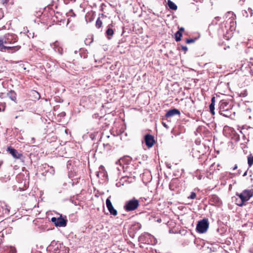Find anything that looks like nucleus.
Returning a JSON list of instances; mask_svg holds the SVG:
<instances>
[{
  "label": "nucleus",
  "instance_id": "obj_16",
  "mask_svg": "<svg viewBox=\"0 0 253 253\" xmlns=\"http://www.w3.org/2000/svg\"><path fill=\"white\" fill-rule=\"evenodd\" d=\"M114 34V30L110 27H108L106 31V34L108 36V39H110Z\"/></svg>",
  "mask_w": 253,
  "mask_h": 253
},
{
  "label": "nucleus",
  "instance_id": "obj_4",
  "mask_svg": "<svg viewBox=\"0 0 253 253\" xmlns=\"http://www.w3.org/2000/svg\"><path fill=\"white\" fill-rule=\"evenodd\" d=\"M209 223L208 219L204 218L199 221L196 226L197 232L203 233L207 231L209 228Z\"/></svg>",
  "mask_w": 253,
  "mask_h": 253
},
{
  "label": "nucleus",
  "instance_id": "obj_22",
  "mask_svg": "<svg viewBox=\"0 0 253 253\" xmlns=\"http://www.w3.org/2000/svg\"><path fill=\"white\" fill-rule=\"evenodd\" d=\"M196 194L194 192H191L190 195L188 197V198L194 199L196 198Z\"/></svg>",
  "mask_w": 253,
  "mask_h": 253
},
{
  "label": "nucleus",
  "instance_id": "obj_6",
  "mask_svg": "<svg viewBox=\"0 0 253 253\" xmlns=\"http://www.w3.org/2000/svg\"><path fill=\"white\" fill-rule=\"evenodd\" d=\"M228 105V103L225 102H220L219 107V113L220 115L225 117H229L230 116V111L228 109L225 107Z\"/></svg>",
  "mask_w": 253,
  "mask_h": 253
},
{
  "label": "nucleus",
  "instance_id": "obj_19",
  "mask_svg": "<svg viewBox=\"0 0 253 253\" xmlns=\"http://www.w3.org/2000/svg\"><path fill=\"white\" fill-rule=\"evenodd\" d=\"M102 22L101 20L100 19V18H98L96 21V27L97 28H99L102 26Z\"/></svg>",
  "mask_w": 253,
  "mask_h": 253
},
{
  "label": "nucleus",
  "instance_id": "obj_25",
  "mask_svg": "<svg viewBox=\"0 0 253 253\" xmlns=\"http://www.w3.org/2000/svg\"><path fill=\"white\" fill-rule=\"evenodd\" d=\"M10 253H16V251L15 250V249H14V248H11L10 250Z\"/></svg>",
  "mask_w": 253,
  "mask_h": 253
},
{
  "label": "nucleus",
  "instance_id": "obj_28",
  "mask_svg": "<svg viewBox=\"0 0 253 253\" xmlns=\"http://www.w3.org/2000/svg\"><path fill=\"white\" fill-rule=\"evenodd\" d=\"M237 167H237V165H235V166H234V167H233V170H234L236 169H237Z\"/></svg>",
  "mask_w": 253,
  "mask_h": 253
},
{
  "label": "nucleus",
  "instance_id": "obj_5",
  "mask_svg": "<svg viewBox=\"0 0 253 253\" xmlns=\"http://www.w3.org/2000/svg\"><path fill=\"white\" fill-rule=\"evenodd\" d=\"M51 221L54 223L56 227H65L67 225V219L62 217L60 215L59 217H53L51 219Z\"/></svg>",
  "mask_w": 253,
  "mask_h": 253
},
{
  "label": "nucleus",
  "instance_id": "obj_17",
  "mask_svg": "<svg viewBox=\"0 0 253 253\" xmlns=\"http://www.w3.org/2000/svg\"><path fill=\"white\" fill-rule=\"evenodd\" d=\"M182 34H181V31H177L175 34V39L176 42L180 41L181 40V38L182 37Z\"/></svg>",
  "mask_w": 253,
  "mask_h": 253
},
{
  "label": "nucleus",
  "instance_id": "obj_7",
  "mask_svg": "<svg viewBox=\"0 0 253 253\" xmlns=\"http://www.w3.org/2000/svg\"><path fill=\"white\" fill-rule=\"evenodd\" d=\"M145 142L146 145L148 147H149V148L152 147L155 143V140H154V136L149 134H147L145 136Z\"/></svg>",
  "mask_w": 253,
  "mask_h": 253
},
{
  "label": "nucleus",
  "instance_id": "obj_26",
  "mask_svg": "<svg viewBox=\"0 0 253 253\" xmlns=\"http://www.w3.org/2000/svg\"><path fill=\"white\" fill-rule=\"evenodd\" d=\"M184 28L181 27L179 29V30L178 31H181V34H182V32L184 31Z\"/></svg>",
  "mask_w": 253,
  "mask_h": 253
},
{
  "label": "nucleus",
  "instance_id": "obj_8",
  "mask_svg": "<svg viewBox=\"0 0 253 253\" xmlns=\"http://www.w3.org/2000/svg\"><path fill=\"white\" fill-rule=\"evenodd\" d=\"M106 207L108 211H109L110 214L114 216L117 215L118 214L117 211L114 208L112 204V203L109 198L107 199L106 201Z\"/></svg>",
  "mask_w": 253,
  "mask_h": 253
},
{
  "label": "nucleus",
  "instance_id": "obj_3",
  "mask_svg": "<svg viewBox=\"0 0 253 253\" xmlns=\"http://www.w3.org/2000/svg\"><path fill=\"white\" fill-rule=\"evenodd\" d=\"M139 203L138 200L133 198L132 199L126 201L124 206V209L127 211L136 210L139 206Z\"/></svg>",
  "mask_w": 253,
  "mask_h": 253
},
{
  "label": "nucleus",
  "instance_id": "obj_18",
  "mask_svg": "<svg viewBox=\"0 0 253 253\" xmlns=\"http://www.w3.org/2000/svg\"><path fill=\"white\" fill-rule=\"evenodd\" d=\"M248 163L249 167H251L253 164V156L250 155L248 157Z\"/></svg>",
  "mask_w": 253,
  "mask_h": 253
},
{
  "label": "nucleus",
  "instance_id": "obj_2",
  "mask_svg": "<svg viewBox=\"0 0 253 253\" xmlns=\"http://www.w3.org/2000/svg\"><path fill=\"white\" fill-rule=\"evenodd\" d=\"M237 196L240 198V201L237 203V205L240 207L243 206L245 202L248 201L253 195L252 190H245L240 194H237Z\"/></svg>",
  "mask_w": 253,
  "mask_h": 253
},
{
  "label": "nucleus",
  "instance_id": "obj_29",
  "mask_svg": "<svg viewBox=\"0 0 253 253\" xmlns=\"http://www.w3.org/2000/svg\"><path fill=\"white\" fill-rule=\"evenodd\" d=\"M56 244V243L54 241L52 242L51 244H50V246H54V244Z\"/></svg>",
  "mask_w": 253,
  "mask_h": 253
},
{
  "label": "nucleus",
  "instance_id": "obj_23",
  "mask_svg": "<svg viewBox=\"0 0 253 253\" xmlns=\"http://www.w3.org/2000/svg\"><path fill=\"white\" fill-rule=\"evenodd\" d=\"M181 49H182V50L184 51L185 52H186L188 50V48L186 46H181Z\"/></svg>",
  "mask_w": 253,
  "mask_h": 253
},
{
  "label": "nucleus",
  "instance_id": "obj_1",
  "mask_svg": "<svg viewBox=\"0 0 253 253\" xmlns=\"http://www.w3.org/2000/svg\"><path fill=\"white\" fill-rule=\"evenodd\" d=\"M17 42V37L13 34H7L5 35L2 39H0V51L9 53H13L18 51L21 48L20 45L6 46L4 44H12Z\"/></svg>",
  "mask_w": 253,
  "mask_h": 253
},
{
  "label": "nucleus",
  "instance_id": "obj_20",
  "mask_svg": "<svg viewBox=\"0 0 253 253\" xmlns=\"http://www.w3.org/2000/svg\"><path fill=\"white\" fill-rule=\"evenodd\" d=\"M133 227L136 229V231H137L141 228V225L139 223H136L133 225Z\"/></svg>",
  "mask_w": 253,
  "mask_h": 253
},
{
  "label": "nucleus",
  "instance_id": "obj_27",
  "mask_svg": "<svg viewBox=\"0 0 253 253\" xmlns=\"http://www.w3.org/2000/svg\"><path fill=\"white\" fill-rule=\"evenodd\" d=\"M163 126L167 128H169V126H168V125L164 122H163Z\"/></svg>",
  "mask_w": 253,
  "mask_h": 253
},
{
  "label": "nucleus",
  "instance_id": "obj_15",
  "mask_svg": "<svg viewBox=\"0 0 253 253\" xmlns=\"http://www.w3.org/2000/svg\"><path fill=\"white\" fill-rule=\"evenodd\" d=\"M168 5L169 8L172 10H176L177 9V5L170 0H168Z\"/></svg>",
  "mask_w": 253,
  "mask_h": 253
},
{
  "label": "nucleus",
  "instance_id": "obj_12",
  "mask_svg": "<svg viewBox=\"0 0 253 253\" xmlns=\"http://www.w3.org/2000/svg\"><path fill=\"white\" fill-rule=\"evenodd\" d=\"M210 202L212 205H218L220 203L219 197L216 195H212L210 197Z\"/></svg>",
  "mask_w": 253,
  "mask_h": 253
},
{
  "label": "nucleus",
  "instance_id": "obj_9",
  "mask_svg": "<svg viewBox=\"0 0 253 253\" xmlns=\"http://www.w3.org/2000/svg\"><path fill=\"white\" fill-rule=\"evenodd\" d=\"M51 47L54 50V51L60 55L63 54V48L60 45V43L58 41H56L50 44Z\"/></svg>",
  "mask_w": 253,
  "mask_h": 253
},
{
  "label": "nucleus",
  "instance_id": "obj_10",
  "mask_svg": "<svg viewBox=\"0 0 253 253\" xmlns=\"http://www.w3.org/2000/svg\"><path fill=\"white\" fill-rule=\"evenodd\" d=\"M7 151L15 159H20L22 157V154L19 153L16 149L11 147L7 148Z\"/></svg>",
  "mask_w": 253,
  "mask_h": 253
},
{
  "label": "nucleus",
  "instance_id": "obj_11",
  "mask_svg": "<svg viewBox=\"0 0 253 253\" xmlns=\"http://www.w3.org/2000/svg\"><path fill=\"white\" fill-rule=\"evenodd\" d=\"M180 111L177 109H171V110H169V111H168L167 113L165 115V117L167 118H169V117H172L174 115H180Z\"/></svg>",
  "mask_w": 253,
  "mask_h": 253
},
{
  "label": "nucleus",
  "instance_id": "obj_30",
  "mask_svg": "<svg viewBox=\"0 0 253 253\" xmlns=\"http://www.w3.org/2000/svg\"><path fill=\"white\" fill-rule=\"evenodd\" d=\"M247 171L245 172V173L243 174V176H245L247 175Z\"/></svg>",
  "mask_w": 253,
  "mask_h": 253
},
{
  "label": "nucleus",
  "instance_id": "obj_21",
  "mask_svg": "<svg viewBox=\"0 0 253 253\" xmlns=\"http://www.w3.org/2000/svg\"><path fill=\"white\" fill-rule=\"evenodd\" d=\"M195 41H196L195 39H187L186 41V43L189 44V43L194 42H195Z\"/></svg>",
  "mask_w": 253,
  "mask_h": 253
},
{
  "label": "nucleus",
  "instance_id": "obj_14",
  "mask_svg": "<svg viewBox=\"0 0 253 253\" xmlns=\"http://www.w3.org/2000/svg\"><path fill=\"white\" fill-rule=\"evenodd\" d=\"M215 98L214 97H212L211 100V103L210 104L209 106V108L211 113L212 115H214V105H215Z\"/></svg>",
  "mask_w": 253,
  "mask_h": 253
},
{
  "label": "nucleus",
  "instance_id": "obj_24",
  "mask_svg": "<svg viewBox=\"0 0 253 253\" xmlns=\"http://www.w3.org/2000/svg\"><path fill=\"white\" fill-rule=\"evenodd\" d=\"M3 17V12L1 9H0V20Z\"/></svg>",
  "mask_w": 253,
  "mask_h": 253
},
{
  "label": "nucleus",
  "instance_id": "obj_13",
  "mask_svg": "<svg viewBox=\"0 0 253 253\" xmlns=\"http://www.w3.org/2000/svg\"><path fill=\"white\" fill-rule=\"evenodd\" d=\"M7 95L11 100L16 101L17 95L14 91L10 90L7 93Z\"/></svg>",
  "mask_w": 253,
  "mask_h": 253
}]
</instances>
